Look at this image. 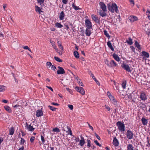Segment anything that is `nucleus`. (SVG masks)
I'll use <instances>...</instances> for the list:
<instances>
[{"instance_id": "obj_1", "label": "nucleus", "mask_w": 150, "mask_h": 150, "mask_svg": "<svg viewBox=\"0 0 150 150\" xmlns=\"http://www.w3.org/2000/svg\"><path fill=\"white\" fill-rule=\"evenodd\" d=\"M107 6L109 11L111 13H114L115 12L117 13H118V6L115 3H109L107 4Z\"/></svg>"}, {"instance_id": "obj_2", "label": "nucleus", "mask_w": 150, "mask_h": 150, "mask_svg": "<svg viewBox=\"0 0 150 150\" xmlns=\"http://www.w3.org/2000/svg\"><path fill=\"white\" fill-rule=\"evenodd\" d=\"M116 125L119 131L122 132L125 131V126L123 123L121 121H118L117 122Z\"/></svg>"}, {"instance_id": "obj_3", "label": "nucleus", "mask_w": 150, "mask_h": 150, "mask_svg": "<svg viewBox=\"0 0 150 150\" xmlns=\"http://www.w3.org/2000/svg\"><path fill=\"white\" fill-rule=\"evenodd\" d=\"M14 110L18 114L22 111L21 106L18 105H16L13 106Z\"/></svg>"}, {"instance_id": "obj_4", "label": "nucleus", "mask_w": 150, "mask_h": 150, "mask_svg": "<svg viewBox=\"0 0 150 150\" xmlns=\"http://www.w3.org/2000/svg\"><path fill=\"white\" fill-rule=\"evenodd\" d=\"M126 137L128 139H131L133 138L134 134L133 132L130 130H128L126 133Z\"/></svg>"}, {"instance_id": "obj_5", "label": "nucleus", "mask_w": 150, "mask_h": 150, "mask_svg": "<svg viewBox=\"0 0 150 150\" xmlns=\"http://www.w3.org/2000/svg\"><path fill=\"white\" fill-rule=\"evenodd\" d=\"M121 67L125 70L128 72H131L132 70L129 66L127 64L123 63Z\"/></svg>"}, {"instance_id": "obj_6", "label": "nucleus", "mask_w": 150, "mask_h": 150, "mask_svg": "<svg viewBox=\"0 0 150 150\" xmlns=\"http://www.w3.org/2000/svg\"><path fill=\"white\" fill-rule=\"evenodd\" d=\"M110 100L112 101V103L115 105H117V101L114 97L112 94H109L108 96Z\"/></svg>"}, {"instance_id": "obj_7", "label": "nucleus", "mask_w": 150, "mask_h": 150, "mask_svg": "<svg viewBox=\"0 0 150 150\" xmlns=\"http://www.w3.org/2000/svg\"><path fill=\"white\" fill-rule=\"evenodd\" d=\"M100 7L102 9L103 11H107V7L104 3L102 2H100L99 3Z\"/></svg>"}, {"instance_id": "obj_8", "label": "nucleus", "mask_w": 150, "mask_h": 150, "mask_svg": "<svg viewBox=\"0 0 150 150\" xmlns=\"http://www.w3.org/2000/svg\"><path fill=\"white\" fill-rule=\"evenodd\" d=\"M57 68L59 69L57 71V74H63L65 73L64 69L62 67L60 66H58Z\"/></svg>"}, {"instance_id": "obj_9", "label": "nucleus", "mask_w": 150, "mask_h": 150, "mask_svg": "<svg viewBox=\"0 0 150 150\" xmlns=\"http://www.w3.org/2000/svg\"><path fill=\"white\" fill-rule=\"evenodd\" d=\"M75 89L81 94H84L85 93L84 90L82 87L76 86L75 88Z\"/></svg>"}, {"instance_id": "obj_10", "label": "nucleus", "mask_w": 150, "mask_h": 150, "mask_svg": "<svg viewBox=\"0 0 150 150\" xmlns=\"http://www.w3.org/2000/svg\"><path fill=\"white\" fill-rule=\"evenodd\" d=\"M85 22V25L87 28H92L91 23L88 19H86Z\"/></svg>"}, {"instance_id": "obj_11", "label": "nucleus", "mask_w": 150, "mask_h": 150, "mask_svg": "<svg viewBox=\"0 0 150 150\" xmlns=\"http://www.w3.org/2000/svg\"><path fill=\"white\" fill-rule=\"evenodd\" d=\"M112 144L113 145L116 147L118 146L119 144V142L118 140L115 137L114 138Z\"/></svg>"}, {"instance_id": "obj_12", "label": "nucleus", "mask_w": 150, "mask_h": 150, "mask_svg": "<svg viewBox=\"0 0 150 150\" xmlns=\"http://www.w3.org/2000/svg\"><path fill=\"white\" fill-rule=\"evenodd\" d=\"M129 18L130 21L132 22L138 20V18L137 17L133 16H131Z\"/></svg>"}, {"instance_id": "obj_13", "label": "nucleus", "mask_w": 150, "mask_h": 150, "mask_svg": "<svg viewBox=\"0 0 150 150\" xmlns=\"http://www.w3.org/2000/svg\"><path fill=\"white\" fill-rule=\"evenodd\" d=\"M42 8L39 7L38 6H35V10L38 13L40 14L41 12H43V11L41 10Z\"/></svg>"}, {"instance_id": "obj_14", "label": "nucleus", "mask_w": 150, "mask_h": 150, "mask_svg": "<svg viewBox=\"0 0 150 150\" xmlns=\"http://www.w3.org/2000/svg\"><path fill=\"white\" fill-rule=\"evenodd\" d=\"M43 113L41 110H38L36 112V115L38 117H41L43 115Z\"/></svg>"}, {"instance_id": "obj_15", "label": "nucleus", "mask_w": 150, "mask_h": 150, "mask_svg": "<svg viewBox=\"0 0 150 150\" xmlns=\"http://www.w3.org/2000/svg\"><path fill=\"white\" fill-rule=\"evenodd\" d=\"M142 55L144 56L143 58L144 59H145V58H148L149 57V54L148 52H146L145 51H143L142 52Z\"/></svg>"}, {"instance_id": "obj_16", "label": "nucleus", "mask_w": 150, "mask_h": 150, "mask_svg": "<svg viewBox=\"0 0 150 150\" xmlns=\"http://www.w3.org/2000/svg\"><path fill=\"white\" fill-rule=\"evenodd\" d=\"M91 28H86V30L85 33H86V35L87 36H89L91 35V30L90 29Z\"/></svg>"}, {"instance_id": "obj_17", "label": "nucleus", "mask_w": 150, "mask_h": 150, "mask_svg": "<svg viewBox=\"0 0 150 150\" xmlns=\"http://www.w3.org/2000/svg\"><path fill=\"white\" fill-rule=\"evenodd\" d=\"M106 11H104L102 10H100L98 12L100 16L102 17H103L106 16L107 14L105 13Z\"/></svg>"}, {"instance_id": "obj_18", "label": "nucleus", "mask_w": 150, "mask_h": 150, "mask_svg": "<svg viewBox=\"0 0 150 150\" xmlns=\"http://www.w3.org/2000/svg\"><path fill=\"white\" fill-rule=\"evenodd\" d=\"M81 139L80 140L79 144L81 146H83L85 144V141L84 138L82 136H81Z\"/></svg>"}, {"instance_id": "obj_19", "label": "nucleus", "mask_w": 150, "mask_h": 150, "mask_svg": "<svg viewBox=\"0 0 150 150\" xmlns=\"http://www.w3.org/2000/svg\"><path fill=\"white\" fill-rule=\"evenodd\" d=\"M91 17L93 21H95L97 23H98L99 22V19L96 15L94 14H93L92 15Z\"/></svg>"}, {"instance_id": "obj_20", "label": "nucleus", "mask_w": 150, "mask_h": 150, "mask_svg": "<svg viewBox=\"0 0 150 150\" xmlns=\"http://www.w3.org/2000/svg\"><path fill=\"white\" fill-rule=\"evenodd\" d=\"M65 16V15L64 12L63 11H61L59 14V19L60 20H64Z\"/></svg>"}, {"instance_id": "obj_21", "label": "nucleus", "mask_w": 150, "mask_h": 150, "mask_svg": "<svg viewBox=\"0 0 150 150\" xmlns=\"http://www.w3.org/2000/svg\"><path fill=\"white\" fill-rule=\"evenodd\" d=\"M113 57L116 61L119 62L120 61V59L118 55L115 53H114L112 55Z\"/></svg>"}, {"instance_id": "obj_22", "label": "nucleus", "mask_w": 150, "mask_h": 150, "mask_svg": "<svg viewBox=\"0 0 150 150\" xmlns=\"http://www.w3.org/2000/svg\"><path fill=\"white\" fill-rule=\"evenodd\" d=\"M142 124L144 125H147L148 123V120L145 118L143 117L141 119Z\"/></svg>"}, {"instance_id": "obj_23", "label": "nucleus", "mask_w": 150, "mask_h": 150, "mask_svg": "<svg viewBox=\"0 0 150 150\" xmlns=\"http://www.w3.org/2000/svg\"><path fill=\"white\" fill-rule=\"evenodd\" d=\"M107 45L108 47L112 51L114 50V49L113 48L111 43L110 41H108L107 42Z\"/></svg>"}, {"instance_id": "obj_24", "label": "nucleus", "mask_w": 150, "mask_h": 150, "mask_svg": "<svg viewBox=\"0 0 150 150\" xmlns=\"http://www.w3.org/2000/svg\"><path fill=\"white\" fill-rule=\"evenodd\" d=\"M15 129L13 127H12L9 129V135H13Z\"/></svg>"}, {"instance_id": "obj_25", "label": "nucleus", "mask_w": 150, "mask_h": 150, "mask_svg": "<svg viewBox=\"0 0 150 150\" xmlns=\"http://www.w3.org/2000/svg\"><path fill=\"white\" fill-rule=\"evenodd\" d=\"M134 45L136 47H137L139 50H141V47L140 45L137 41L135 40V41Z\"/></svg>"}, {"instance_id": "obj_26", "label": "nucleus", "mask_w": 150, "mask_h": 150, "mask_svg": "<svg viewBox=\"0 0 150 150\" xmlns=\"http://www.w3.org/2000/svg\"><path fill=\"white\" fill-rule=\"evenodd\" d=\"M5 109L8 112H11V108L8 105H5L4 107Z\"/></svg>"}, {"instance_id": "obj_27", "label": "nucleus", "mask_w": 150, "mask_h": 150, "mask_svg": "<svg viewBox=\"0 0 150 150\" xmlns=\"http://www.w3.org/2000/svg\"><path fill=\"white\" fill-rule=\"evenodd\" d=\"M127 150H134V147L132 144H128L127 146Z\"/></svg>"}, {"instance_id": "obj_28", "label": "nucleus", "mask_w": 150, "mask_h": 150, "mask_svg": "<svg viewBox=\"0 0 150 150\" xmlns=\"http://www.w3.org/2000/svg\"><path fill=\"white\" fill-rule=\"evenodd\" d=\"M110 65L111 66L110 67H115L116 66L117 64L114 60H112L110 61Z\"/></svg>"}, {"instance_id": "obj_29", "label": "nucleus", "mask_w": 150, "mask_h": 150, "mask_svg": "<svg viewBox=\"0 0 150 150\" xmlns=\"http://www.w3.org/2000/svg\"><path fill=\"white\" fill-rule=\"evenodd\" d=\"M140 98L142 100H145L147 99L146 94H140Z\"/></svg>"}, {"instance_id": "obj_30", "label": "nucleus", "mask_w": 150, "mask_h": 150, "mask_svg": "<svg viewBox=\"0 0 150 150\" xmlns=\"http://www.w3.org/2000/svg\"><path fill=\"white\" fill-rule=\"evenodd\" d=\"M74 55L76 58H79V57L78 52L76 51H75L74 52Z\"/></svg>"}, {"instance_id": "obj_31", "label": "nucleus", "mask_w": 150, "mask_h": 150, "mask_svg": "<svg viewBox=\"0 0 150 150\" xmlns=\"http://www.w3.org/2000/svg\"><path fill=\"white\" fill-rule=\"evenodd\" d=\"M91 76H92V78L94 80V81H95V82H96L97 84L98 85H100V83L99 82V81L96 79L95 76H94L93 74H91Z\"/></svg>"}, {"instance_id": "obj_32", "label": "nucleus", "mask_w": 150, "mask_h": 150, "mask_svg": "<svg viewBox=\"0 0 150 150\" xmlns=\"http://www.w3.org/2000/svg\"><path fill=\"white\" fill-rule=\"evenodd\" d=\"M126 42L129 45H130L133 44L132 40L130 38H129L128 40H127Z\"/></svg>"}, {"instance_id": "obj_33", "label": "nucleus", "mask_w": 150, "mask_h": 150, "mask_svg": "<svg viewBox=\"0 0 150 150\" xmlns=\"http://www.w3.org/2000/svg\"><path fill=\"white\" fill-rule=\"evenodd\" d=\"M6 89V87L3 85H0V92L3 91Z\"/></svg>"}, {"instance_id": "obj_34", "label": "nucleus", "mask_w": 150, "mask_h": 150, "mask_svg": "<svg viewBox=\"0 0 150 150\" xmlns=\"http://www.w3.org/2000/svg\"><path fill=\"white\" fill-rule=\"evenodd\" d=\"M55 26L57 28H61L63 27V25L60 23L57 22L55 23Z\"/></svg>"}, {"instance_id": "obj_35", "label": "nucleus", "mask_w": 150, "mask_h": 150, "mask_svg": "<svg viewBox=\"0 0 150 150\" xmlns=\"http://www.w3.org/2000/svg\"><path fill=\"white\" fill-rule=\"evenodd\" d=\"M57 44L59 48L61 49V50H62L63 49V47L62 45L61 42L60 41H58L57 42Z\"/></svg>"}, {"instance_id": "obj_36", "label": "nucleus", "mask_w": 150, "mask_h": 150, "mask_svg": "<svg viewBox=\"0 0 150 150\" xmlns=\"http://www.w3.org/2000/svg\"><path fill=\"white\" fill-rule=\"evenodd\" d=\"M126 81H123L122 84V87L123 89H125L126 88Z\"/></svg>"}, {"instance_id": "obj_37", "label": "nucleus", "mask_w": 150, "mask_h": 150, "mask_svg": "<svg viewBox=\"0 0 150 150\" xmlns=\"http://www.w3.org/2000/svg\"><path fill=\"white\" fill-rule=\"evenodd\" d=\"M72 6L73 8L76 10L80 9V8H79L78 6H76L73 3L72 4Z\"/></svg>"}, {"instance_id": "obj_38", "label": "nucleus", "mask_w": 150, "mask_h": 150, "mask_svg": "<svg viewBox=\"0 0 150 150\" xmlns=\"http://www.w3.org/2000/svg\"><path fill=\"white\" fill-rule=\"evenodd\" d=\"M21 140L20 142V144L21 145H22L24 144L25 143L26 141L22 137L21 138Z\"/></svg>"}, {"instance_id": "obj_39", "label": "nucleus", "mask_w": 150, "mask_h": 150, "mask_svg": "<svg viewBox=\"0 0 150 150\" xmlns=\"http://www.w3.org/2000/svg\"><path fill=\"white\" fill-rule=\"evenodd\" d=\"M67 129L68 130V131L67 132V133L68 134H69L70 135L72 136V133L70 128L67 127Z\"/></svg>"}, {"instance_id": "obj_40", "label": "nucleus", "mask_w": 150, "mask_h": 150, "mask_svg": "<svg viewBox=\"0 0 150 150\" xmlns=\"http://www.w3.org/2000/svg\"><path fill=\"white\" fill-rule=\"evenodd\" d=\"M104 35L107 37L108 39L110 38V36L109 35V34L108 33V32L106 30H104Z\"/></svg>"}, {"instance_id": "obj_41", "label": "nucleus", "mask_w": 150, "mask_h": 150, "mask_svg": "<svg viewBox=\"0 0 150 150\" xmlns=\"http://www.w3.org/2000/svg\"><path fill=\"white\" fill-rule=\"evenodd\" d=\"M28 129L29 131L32 132L33 131L34 128H33V127L31 126V125H30L28 126Z\"/></svg>"}, {"instance_id": "obj_42", "label": "nucleus", "mask_w": 150, "mask_h": 150, "mask_svg": "<svg viewBox=\"0 0 150 150\" xmlns=\"http://www.w3.org/2000/svg\"><path fill=\"white\" fill-rule=\"evenodd\" d=\"M48 107L52 111H55L56 110V108L50 105H49Z\"/></svg>"}, {"instance_id": "obj_43", "label": "nucleus", "mask_w": 150, "mask_h": 150, "mask_svg": "<svg viewBox=\"0 0 150 150\" xmlns=\"http://www.w3.org/2000/svg\"><path fill=\"white\" fill-rule=\"evenodd\" d=\"M77 82L80 86H83V83L81 81L80 79H77Z\"/></svg>"}, {"instance_id": "obj_44", "label": "nucleus", "mask_w": 150, "mask_h": 150, "mask_svg": "<svg viewBox=\"0 0 150 150\" xmlns=\"http://www.w3.org/2000/svg\"><path fill=\"white\" fill-rule=\"evenodd\" d=\"M105 64H107L108 67H110L111 66L110 65V62L108 60L106 59L105 61Z\"/></svg>"}, {"instance_id": "obj_45", "label": "nucleus", "mask_w": 150, "mask_h": 150, "mask_svg": "<svg viewBox=\"0 0 150 150\" xmlns=\"http://www.w3.org/2000/svg\"><path fill=\"white\" fill-rule=\"evenodd\" d=\"M50 42L51 43V44L52 45V46L54 48V49H55L56 48V45H55V42L54 41H52V40H50Z\"/></svg>"}, {"instance_id": "obj_46", "label": "nucleus", "mask_w": 150, "mask_h": 150, "mask_svg": "<svg viewBox=\"0 0 150 150\" xmlns=\"http://www.w3.org/2000/svg\"><path fill=\"white\" fill-rule=\"evenodd\" d=\"M60 130L57 127L55 128H53L52 129V131L54 132H60Z\"/></svg>"}, {"instance_id": "obj_47", "label": "nucleus", "mask_w": 150, "mask_h": 150, "mask_svg": "<svg viewBox=\"0 0 150 150\" xmlns=\"http://www.w3.org/2000/svg\"><path fill=\"white\" fill-rule=\"evenodd\" d=\"M87 146L88 147H91V141L88 139H87Z\"/></svg>"}, {"instance_id": "obj_48", "label": "nucleus", "mask_w": 150, "mask_h": 150, "mask_svg": "<svg viewBox=\"0 0 150 150\" xmlns=\"http://www.w3.org/2000/svg\"><path fill=\"white\" fill-rule=\"evenodd\" d=\"M54 59H55L57 61L59 62H62V61L61 59L59 57H54Z\"/></svg>"}, {"instance_id": "obj_49", "label": "nucleus", "mask_w": 150, "mask_h": 150, "mask_svg": "<svg viewBox=\"0 0 150 150\" xmlns=\"http://www.w3.org/2000/svg\"><path fill=\"white\" fill-rule=\"evenodd\" d=\"M47 67L48 68H50L52 65V63L50 62H47L46 63Z\"/></svg>"}, {"instance_id": "obj_50", "label": "nucleus", "mask_w": 150, "mask_h": 150, "mask_svg": "<svg viewBox=\"0 0 150 150\" xmlns=\"http://www.w3.org/2000/svg\"><path fill=\"white\" fill-rule=\"evenodd\" d=\"M37 1L38 3L41 5L44 3L45 0H37Z\"/></svg>"}, {"instance_id": "obj_51", "label": "nucleus", "mask_w": 150, "mask_h": 150, "mask_svg": "<svg viewBox=\"0 0 150 150\" xmlns=\"http://www.w3.org/2000/svg\"><path fill=\"white\" fill-rule=\"evenodd\" d=\"M41 140L42 142V143L43 144H44L45 142V138H44V137L42 135L41 136Z\"/></svg>"}, {"instance_id": "obj_52", "label": "nucleus", "mask_w": 150, "mask_h": 150, "mask_svg": "<svg viewBox=\"0 0 150 150\" xmlns=\"http://www.w3.org/2000/svg\"><path fill=\"white\" fill-rule=\"evenodd\" d=\"M35 139V137L34 136H32L30 139V141L32 143L33 142L34 140Z\"/></svg>"}, {"instance_id": "obj_53", "label": "nucleus", "mask_w": 150, "mask_h": 150, "mask_svg": "<svg viewBox=\"0 0 150 150\" xmlns=\"http://www.w3.org/2000/svg\"><path fill=\"white\" fill-rule=\"evenodd\" d=\"M94 142L96 144L98 145L99 146H101V145L98 142V141L97 140H95L94 141Z\"/></svg>"}, {"instance_id": "obj_54", "label": "nucleus", "mask_w": 150, "mask_h": 150, "mask_svg": "<svg viewBox=\"0 0 150 150\" xmlns=\"http://www.w3.org/2000/svg\"><path fill=\"white\" fill-rule=\"evenodd\" d=\"M23 48L24 49L28 50L29 51L31 52V50L30 48H29L28 47V46H24L23 47Z\"/></svg>"}, {"instance_id": "obj_55", "label": "nucleus", "mask_w": 150, "mask_h": 150, "mask_svg": "<svg viewBox=\"0 0 150 150\" xmlns=\"http://www.w3.org/2000/svg\"><path fill=\"white\" fill-rule=\"evenodd\" d=\"M129 1L131 4L132 6H134V0H129Z\"/></svg>"}, {"instance_id": "obj_56", "label": "nucleus", "mask_w": 150, "mask_h": 150, "mask_svg": "<svg viewBox=\"0 0 150 150\" xmlns=\"http://www.w3.org/2000/svg\"><path fill=\"white\" fill-rule=\"evenodd\" d=\"M130 47L133 52H135V49L133 46H130Z\"/></svg>"}, {"instance_id": "obj_57", "label": "nucleus", "mask_w": 150, "mask_h": 150, "mask_svg": "<svg viewBox=\"0 0 150 150\" xmlns=\"http://www.w3.org/2000/svg\"><path fill=\"white\" fill-rule=\"evenodd\" d=\"M56 69V67L55 66H54L52 65L51 66V69L53 70H54V71H55Z\"/></svg>"}, {"instance_id": "obj_58", "label": "nucleus", "mask_w": 150, "mask_h": 150, "mask_svg": "<svg viewBox=\"0 0 150 150\" xmlns=\"http://www.w3.org/2000/svg\"><path fill=\"white\" fill-rule=\"evenodd\" d=\"M95 135L96 137L99 140L100 139V137L98 136V135L96 133H95Z\"/></svg>"}, {"instance_id": "obj_59", "label": "nucleus", "mask_w": 150, "mask_h": 150, "mask_svg": "<svg viewBox=\"0 0 150 150\" xmlns=\"http://www.w3.org/2000/svg\"><path fill=\"white\" fill-rule=\"evenodd\" d=\"M68 107L71 110H72L73 108V106L72 105H69Z\"/></svg>"}, {"instance_id": "obj_60", "label": "nucleus", "mask_w": 150, "mask_h": 150, "mask_svg": "<svg viewBox=\"0 0 150 150\" xmlns=\"http://www.w3.org/2000/svg\"><path fill=\"white\" fill-rule=\"evenodd\" d=\"M4 38V36L3 34L0 33V39H3Z\"/></svg>"}, {"instance_id": "obj_61", "label": "nucleus", "mask_w": 150, "mask_h": 150, "mask_svg": "<svg viewBox=\"0 0 150 150\" xmlns=\"http://www.w3.org/2000/svg\"><path fill=\"white\" fill-rule=\"evenodd\" d=\"M105 108L108 110V111H109L110 110V108L108 106L105 105Z\"/></svg>"}, {"instance_id": "obj_62", "label": "nucleus", "mask_w": 150, "mask_h": 150, "mask_svg": "<svg viewBox=\"0 0 150 150\" xmlns=\"http://www.w3.org/2000/svg\"><path fill=\"white\" fill-rule=\"evenodd\" d=\"M150 14V11L149 10H147V11L146 12V14L147 15V16H149Z\"/></svg>"}, {"instance_id": "obj_63", "label": "nucleus", "mask_w": 150, "mask_h": 150, "mask_svg": "<svg viewBox=\"0 0 150 150\" xmlns=\"http://www.w3.org/2000/svg\"><path fill=\"white\" fill-rule=\"evenodd\" d=\"M68 1V0H62V3L65 4H66Z\"/></svg>"}, {"instance_id": "obj_64", "label": "nucleus", "mask_w": 150, "mask_h": 150, "mask_svg": "<svg viewBox=\"0 0 150 150\" xmlns=\"http://www.w3.org/2000/svg\"><path fill=\"white\" fill-rule=\"evenodd\" d=\"M24 148V146H22L20 148H19L18 150H23Z\"/></svg>"}]
</instances>
